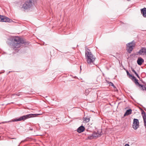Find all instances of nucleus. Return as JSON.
Here are the masks:
<instances>
[{"label":"nucleus","instance_id":"f257e3e1","mask_svg":"<svg viewBox=\"0 0 146 146\" xmlns=\"http://www.w3.org/2000/svg\"><path fill=\"white\" fill-rule=\"evenodd\" d=\"M29 43L25 40L19 37L16 36L12 40V48L15 50H17V48L22 46V44L25 45Z\"/></svg>","mask_w":146,"mask_h":146},{"label":"nucleus","instance_id":"f03ea898","mask_svg":"<svg viewBox=\"0 0 146 146\" xmlns=\"http://www.w3.org/2000/svg\"><path fill=\"white\" fill-rule=\"evenodd\" d=\"M88 50L85 52V57L88 64L90 66L95 65L94 62L96 58Z\"/></svg>","mask_w":146,"mask_h":146},{"label":"nucleus","instance_id":"7ed1b4c3","mask_svg":"<svg viewBox=\"0 0 146 146\" xmlns=\"http://www.w3.org/2000/svg\"><path fill=\"white\" fill-rule=\"evenodd\" d=\"M40 115H41L40 114H30L21 116L19 118L14 119L11 121H9L8 122L17 121H22V120H25L30 117H35Z\"/></svg>","mask_w":146,"mask_h":146},{"label":"nucleus","instance_id":"20e7f679","mask_svg":"<svg viewBox=\"0 0 146 146\" xmlns=\"http://www.w3.org/2000/svg\"><path fill=\"white\" fill-rule=\"evenodd\" d=\"M36 0H27L23 4L22 7L24 9H27L30 8L33 5L32 2Z\"/></svg>","mask_w":146,"mask_h":146},{"label":"nucleus","instance_id":"39448f33","mask_svg":"<svg viewBox=\"0 0 146 146\" xmlns=\"http://www.w3.org/2000/svg\"><path fill=\"white\" fill-rule=\"evenodd\" d=\"M101 135V134L99 133L96 132H94L91 135H89L88 137V139H95L100 137Z\"/></svg>","mask_w":146,"mask_h":146},{"label":"nucleus","instance_id":"423d86ee","mask_svg":"<svg viewBox=\"0 0 146 146\" xmlns=\"http://www.w3.org/2000/svg\"><path fill=\"white\" fill-rule=\"evenodd\" d=\"M133 127L135 130L137 129L139 127V122L137 119H133Z\"/></svg>","mask_w":146,"mask_h":146},{"label":"nucleus","instance_id":"0eeeda50","mask_svg":"<svg viewBox=\"0 0 146 146\" xmlns=\"http://www.w3.org/2000/svg\"><path fill=\"white\" fill-rule=\"evenodd\" d=\"M127 52L130 53L133 49V47L134 46L132 43V42H130L127 44Z\"/></svg>","mask_w":146,"mask_h":146},{"label":"nucleus","instance_id":"6e6552de","mask_svg":"<svg viewBox=\"0 0 146 146\" xmlns=\"http://www.w3.org/2000/svg\"><path fill=\"white\" fill-rule=\"evenodd\" d=\"M10 19L8 17L0 15V21L1 22H10Z\"/></svg>","mask_w":146,"mask_h":146},{"label":"nucleus","instance_id":"1a4fd4ad","mask_svg":"<svg viewBox=\"0 0 146 146\" xmlns=\"http://www.w3.org/2000/svg\"><path fill=\"white\" fill-rule=\"evenodd\" d=\"M138 53L140 55H146V48L145 47L142 48L139 51Z\"/></svg>","mask_w":146,"mask_h":146},{"label":"nucleus","instance_id":"9d476101","mask_svg":"<svg viewBox=\"0 0 146 146\" xmlns=\"http://www.w3.org/2000/svg\"><path fill=\"white\" fill-rule=\"evenodd\" d=\"M141 12L142 15L144 17H146V8H144L141 9Z\"/></svg>","mask_w":146,"mask_h":146},{"label":"nucleus","instance_id":"9b49d317","mask_svg":"<svg viewBox=\"0 0 146 146\" xmlns=\"http://www.w3.org/2000/svg\"><path fill=\"white\" fill-rule=\"evenodd\" d=\"M144 62V60L141 57L138 58L137 60V62L138 64L139 65H141Z\"/></svg>","mask_w":146,"mask_h":146},{"label":"nucleus","instance_id":"f8f14e48","mask_svg":"<svg viewBox=\"0 0 146 146\" xmlns=\"http://www.w3.org/2000/svg\"><path fill=\"white\" fill-rule=\"evenodd\" d=\"M85 128L84 126H81L78 128L77 131L79 133H81L83 132L85 130Z\"/></svg>","mask_w":146,"mask_h":146},{"label":"nucleus","instance_id":"ddd939ff","mask_svg":"<svg viewBox=\"0 0 146 146\" xmlns=\"http://www.w3.org/2000/svg\"><path fill=\"white\" fill-rule=\"evenodd\" d=\"M142 114L143 119L145 125L146 126V116L145 112L144 111H143L142 112Z\"/></svg>","mask_w":146,"mask_h":146},{"label":"nucleus","instance_id":"4468645a","mask_svg":"<svg viewBox=\"0 0 146 146\" xmlns=\"http://www.w3.org/2000/svg\"><path fill=\"white\" fill-rule=\"evenodd\" d=\"M131 79H132L133 80H134V82L135 84H136V85H138L139 86H141V84H140L138 82V80L136 79L135 76H133V78Z\"/></svg>","mask_w":146,"mask_h":146},{"label":"nucleus","instance_id":"2eb2a0df","mask_svg":"<svg viewBox=\"0 0 146 146\" xmlns=\"http://www.w3.org/2000/svg\"><path fill=\"white\" fill-rule=\"evenodd\" d=\"M132 112V110L131 109L127 110L125 113L124 115V116H125L126 115H128L131 114Z\"/></svg>","mask_w":146,"mask_h":146},{"label":"nucleus","instance_id":"dca6fc26","mask_svg":"<svg viewBox=\"0 0 146 146\" xmlns=\"http://www.w3.org/2000/svg\"><path fill=\"white\" fill-rule=\"evenodd\" d=\"M132 71L136 75V76L139 78V77L138 74L135 71L134 69L133 68H131Z\"/></svg>","mask_w":146,"mask_h":146},{"label":"nucleus","instance_id":"f3484780","mask_svg":"<svg viewBox=\"0 0 146 146\" xmlns=\"http://www.w3.org/2000/svg\"><path fill=\"white\" fill-rule=\"evenodd\" d=\"M126 73H127V75L128 76H129V78H131V77L132 78H133V76H132V75L130 74L129 73V72L127 70H126Z\"/></svg>","mask_w":146,"mask_h":146},{"label":"nucleus","instance_id":"a211bd4d","mask_svg":"<svg viewBox=\"0 0 146 146\" xmlns=\"http://www.w3.org/2000/svg\"><path fill=\"white\" fill-rule=\"evenodd\" d=\"M108 83H109L110 86H112L113 88L115 89V91H116L117 90V89L115 87V86L111 82H108Z\"/></svg>","mask_w":146,"mask_h":146},{"label":"nucleus","instance_id":"6ab92c4d","mask_svg":"<svg viewBox=\"0 0 146 146\" xmlns=\"http://www.w3.org/2000/svg\"><path fill=\"white\" fill-rule=\"evenodd\" d=\"M83 120L84 121H85L86 122L88 123L90 121V119L88 117H85L83 119Z\"/></svg>","mask_w":146,"mask_h":146},{"label":"nucleus","instance_id":"aec40b11","mask_svg":"<svg viewBox=\"0 0 146 146\" xmlns=\"http://www.w3.org/2000/svg\"><path fill=\"white\" fill-rule=\"evenodd\" d=\"M141 87V89L143 90H146V87L144 85H142L141 84V86H140Z\"/></svg>","mask_w":146,"mask_h":146},{"label":"nucleus","instance_id":"412c9836","mask_svg":"<svg viewBox=\"0 0 146 146\" xmlns=\"http://www.w3.org/2000/svg\"><path fill=\"white\" fill-rule=\"evenodd\" d=\"M124 146H129V144H126L125 145H124Z\"/></svg>","mask_w":146,"mask_h":146},{"label":"nucleus","instance_id":"4be33fe9","mask_svg":"<svg viewBox=\"0 0 146 146\" xmlns=\"http://www.w3.org/2000/svg\"><path fill=\"white\" fill-rule=\"evenodd\" d=\"M16 95L18 96H19L20 95V94L19 93H18L17 94H16Z\"/></svg>","mask_w":146,"mask_h":146},{"label":"nucleus","instance_id":"5701e85b","mask_svg":"<svg viewBox=\"0 0 146 146\" xmlns=\"http://www.w3.org/2000/svg\"><path fill=\"white\" fill-rule=\"evenodd\" d=\"M26 141V140H23V141H21V142H24V141Z\"/></svg>","mask_w":146,"mask_h":146},{"label":"nucleus","instance_id":"b1692460","mask_svg":"<svg viewBox=\"0 0 146 146\" xmlns=\"http://www.w3.org/2000/svg\"><path fill=\"white\" fill-rule=\"evenodd\" d=\"M12 139H16L15 138H12Z\"/></svg>","mask_w":146,"mask_h":146},{"label":"nucleus","instance_id":"393cba45","mask_svg":"<svg viewBox=\"0 0 146 146\" xmlns=\"http://www.w3.org/2000/svg\"><path fill=\"white\" fill-rule=\"evenodd\" d=\"M145 111H146V108H145Z\"/></svg>","mask_w":146,"mask_h":146},{"label":"nucleus","instance_id":"a878e982","mask_svg":"<svg viewBox=\"0 0 146 146\" xmlns=\"http://www.w3.org/2000/svg\"><path fill=\"white\" fill-rule=\"evenodd\" d=\"M128 0V1H130L131 0Z\"/></svg>","mask_w":146,"mask_h":146},{"label":"nucleus","instance_id":"bb28decb","mask_svg":"<svg viewBox=\"0 0 146 146\" xmlns=\"http://www.w3.org/2000/svg\"><path fill=\"white\" fill-rule=\"evenodd\" d=\"M15 95V94H13L12 95Z\"/></svg>","mask_w":146,"mask_h":146}]
</instances>
